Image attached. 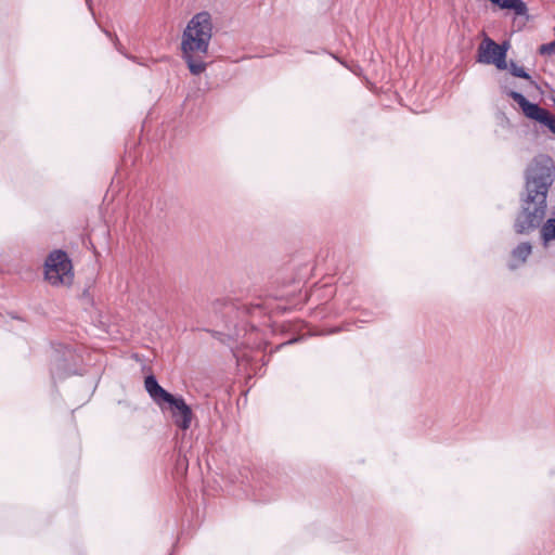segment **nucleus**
<instances>
[{"label":"nucleus","instance_id":"15","mask_svg":"<svg viewBox=\"0 0 555 555\" xmlns=\"http://www.w3.org/2000/svg\"><path fill=\"white\" fill-rule=\"evenodd\" d=\"M538 52L540 55H555V39L543 43L539 47Z\"/></svg>","mask_w":555,"mask_h":555},{"label":"nucleus","instance_id":"11","mask_svg":"<svg viewBox=\"0 0 555 555\" xmlns=\"http://www.w3.org/2000/svg\"><path fill=\"white\" fill-rule=\"evenodd\" d=\"M296 269L295 274L289 280H283V285L291 284V283H301L306 282V280L309 278L310 272L312 270V267L309 263H302L298 266H294L293 270Z\"/></svg>","mask_w":555,"mask_h":555},{"label":"nucleus","instance_id":"10","mask_svg":"<svg viewBox=\"0 0 555 555\" xmlns=\"http://www.w3.org/2000/svg\"><path fill=\"white\" fill-rule=\"evenodd\" d=\"M491 4L500 10L512 11L517 16L528 18V5L524 0H489Z\"/></svg>","mask_w":555,"mask_h":555},{"label":"nucleus","instance_id":"19","mask_svg":"<svg viewBox=\"0 0 555 555\" xmlns=\"http://www.w3.org/2000/svg\"><path fill=\"white\" fill-rule=\"evenodd\" d=\"M86 4H87L89 11L91 12L93 18H95V13L93 11L92 0H86Z\"/></svg>","mask_w":555,"mask_h":555},{"label":"nucleus","instance_id":"16","mask_svg":"<svg viewBox=\"0 0 555 555\" xmlns=\"http://www.w3.org/2000/svg\"><path fill=\"white\" fill-rule=\"evenodd\" d=\"M98 26H99V27H100V29L103 31V34H104L106 37H108V38L113 41V43H114V46H115L116 50H117L118 52H120L121 54H124V52H122V47H121V44H120V42H119V40H118L117 36H116V35H113V34H112L111 31H108L106 28L102 27L99 23H98Z\"/></svg>","mask_w":555,"mask_h":555},{"label":"nucleus","instance_id":"3","mask_svg":"<svg viewBox=\"0 0 555 555\" xmlns=\"http://www.w3.org/2000/svg\"><path fill=\"white\" fill-rule=\"evenodd\" d=\"M276 298H286V305H275L274 307L273 301L262 298L250 304L236 302L233 300H217L214 305V310L220 313L228 327H230V325L236 327L235 321H243L244 318L248 315H270L273 313L274 309L284 313L298 305H305L309 299V294L308 292L302 293V291L298 288V294H296V291H293L292 293L281 294L276 296Z\"/></svg>","mask_w":555,"mask_h":555},{"label":"nucleus","instance_id":"18","mask_svg":"<svg viewBox=\"0 0 555 555\" xmlns=\"http://www.w3.org/2000/svg\"><path fill=\"white\" fill-rule=\"evenodd\" d=\"M166 204H167V199H164V201L158 199L156 202V208H159V210L163 211L165 209Z\"/></svg>","mask_w":555,"mask_h":555},{"label":"nucleus","instance_id":"6","mask_svg":"<svg viewBox=\"0 0 555 555\" xmlns=\"http://www.w3.org/2000/svg\"><path fill=\"white\" fill-rule=\"evenodd\" d=\"M505 94L515 101L522 115L542 127H545L555 135V116L552 115L546 108L540 106L535 102H531L524 93L509 89Z\"/></svg>","mask_w":555,"mask_h":555},{"label":"nucleus","instance_id":"9","mask_svg":"<svg viewBox=\"0 0 555 555\" xmlns=\"http://www.w3.org/2000/svg\"><path fill=\"white\" fill-rule=\"evenodd\" d=\"M532 244L530 242H521L511 250L509 259L506 267L509 271H516L521 268L532 254Z\"/></svg>","mask_w":555,"mask_h":555},{"label":"nucleus","instance_id":"17","mask_svg":"<svg viewBox=\"0 0 555 555\" xmlns=\"http://www.w3.org/2000/svg\"><path fill=\"white\" fill-rule=\"evenodd\" d=\"M305 337H306L305 335H294L289 339H287L286 341H284V343L280 344L279 346H276L275 350H280L284 346H289V345L301 343V341H304Z\"/></svg>","mask_w":555,"mask_h":555},{"label":"nucleus","instance_id":"1","mask_svg":"<svg viewBox=\"0 0 555 555\" xmlns=\"http://www.w3.org/2000/svg\"><path fill=\"white\" fill-rule=\"evenodd\" d=\"M525 189L520 193V209L514 221L517 234H529L540 228L543 247L555 241V216L544 218L547 210V195L555 181V162L547 154H538L528 164L525 173Z\"/></svg>","mask_w":555,"mask_h":555},{"label":"nucleus","instance_id":"7","mask_svg":"<svg viewBox=\"0 0 555 555\" xmlns=\"http://www.w3.org/2000/svg\"><path fill=\"white\" fill-rule=\"evenodd\" d=\"M43 275L51 285L59 286L65 283V278H73L72 260L63 249L51 251L43 264Z\"/></svg>","mask_w":555,"mask_h":555},{"label":"nucleus","instance_id":"12","mask_svg":"<svg viewBox=\"0 0 555 555\" xmlns=\"http://www.w3.org/2000/svg\"><path fill=\"white\" fill-rule=\"evenodd\" d=\"M507 64L508 66L506 69L513 77L524 79L529 81L531 85L537 86L535 81L532 79V76L524 66L518 65L514 60H509Z\"/></svg>","mask_w":555,"mask_h":555},{"label":"nucleus","instance_id":"2","mask_svg":"<svg viewBox=\"0 0 555 555\" xmlns=\"http://www.w3.org/2000/svg\"><path fill=\"white\" fill-rule=\"evenodd\" d=\"M212 28L211 14L208 11H201L190 18L182 31L181 59L193 76L202 75L209 65L204 57L208 55Z\"/></svg>","mask_w":555,"mask_h":555},{"label":"nucleus","instance_id":"8","mask_svg":"<svg viewBox=\"0 0 555 555\" xmlns=\"http://www.w3.org/2000/svg\"><path fill=\"white\" fill-rule=\"evenodd\" d=\"M509 48L508 40L499 44L490 37H486L477 49L476 61L480 64L494 65L499 70H506Z\"/></svg>","mask_w":555,"mask_h":555},{"label":"nucleus","instance_id":"21","mask_svg":"<svg viewBox=\"0 0 555 555\" xmlns=\"http://www.w3.org/2000/svg\"><path fill=\"white\" fill-rule=\"evenodd\" d=\"M340 331H341V328H340V327H333V328H331V330L327 332V334H337V333H339Z\"/></svg>","mask_w":555,"mask_h":555},{"label":"nucleus","instance_id":"13","mask_svg":"<svg viewBox=\"0 0 555 555\" xmlns=\"http://www.w3.org/2000/svg\"><path fill=\"white\" fill-rule=\"evenodd\" d=\"M336 294V288L331 284H325L322 287L314 289L311 295L315 296L318 300L327 302Z\"/></svg>","mask_w":555,"mask_h":555},{"label":"nucleus","instance_id":"14","mask_svg":"<svg viewBox=\"0 0 555 555\" xmlns=\"http://www.w3.org/2000/svg\"><path fill=\"white\" fill-rule=\"evenodd\" d=\"M188 467H189V461H188L186 456L184 454H182L181 452H179L176 455V461H175L173 474L176 475L175 476L176 479H182L186 475Z\"/></svg>","mask_w":555,"mask_h":555},{"label":"nucleus","instance_id":"4","mask_svg":"<svg viewBox=\"0 0 555 555\" xmlns=\"http://www.w3.org/2000/svg\"><path fill=\"white\" fill-rule=\"evenodd\" d=\"M144 389L162 411L170 412L172 422L179 429L185 431L191 427L194 414L182 395L172 393L165 389L158 383L154 373L144 377Z\"/></svg>","mask_w":555,"mask_h":555},{"label":"nucleus","instance_id":"23","mask_svg":"<svg viewBox=\"0 0 555 555\" xmlns=\"http://www.w3.org/2000/svg\"><path fill=\"white\" fill-rule=\"evenodd\" d=\"M171 555V554H170Z\"/></svg>","mask_w":555,"mask_h":555},{"label":"nucleus","instance_id":"22","mask_svg":"<svg viewBox=\"0 0 555 555\" xmlns=\"http://www.w3.org/2000/svg\"><path fill=\"white\" fill-rule=\"evenodd\" d=\"M553 103H554V105H555V96L553 98Z\"/></svg>","mask_w":555,"mask_h":555},{"label":"nucleus","instance_id":"5","mask_svg":"<svg viewBox=\"0 0 555 555\" xmlns=\"http://www.w3.org/2000/svg\"><path fill=\"white\" fill-rule=\"evenodd\" d=\"M52 364L50 367L51 379L55 385L57 380H64L70 376L85 374L82 359L76 349L63 343H52Z\"/></svg>","mask_w":555,"mask_h":555},{"label":"nucleus","instance_id":"20","mask_svg":"<svg viewBox=\"0 0 555 555\" xmlns=\"http://www.w3.org/2000/svg\"><path fill=\"white\" fill-rule=\"evenodd\" d=\"M199 94L198 91H195L193 94L189 93L184 100V103H186L188 101H190L193 96H197Z\"/></svg>","mask_w":555,"mask_h":555}]
</instances>
